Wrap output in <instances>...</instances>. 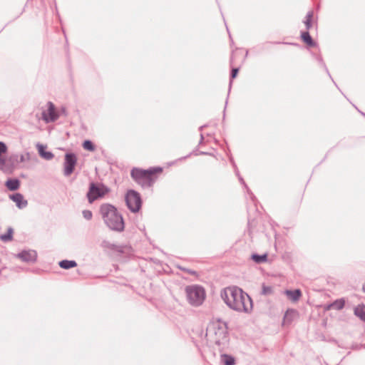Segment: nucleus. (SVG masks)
<instances>
[{
    "label": "nucleus",
    "mask_w": 365,
    "mask_h": 365,
    "mask_svg": "<svg viewBox=\"0 0 365 365\" xmlns=\"http://www.w3.org/2000/svg\"><path fill=\"white\" fill-rule=\"evenodd\" d=\"M220 296L226 305L234 311L249 313L252 309L250 297L237 286L224 288L221 291Z\"/></svg>",
    "instance_id": "1"
},
{
    "label": "nucleus",
    "mask_w": 365,
    "mask_h": 365,
    "mask_svg": "<svg viewBox=\"0 0 365 365\" xmlns=\"http://www.w3.org/2000/svg\"><path fill=\"white\" fill-rule=\"evenodd\" d=\"M100 213L106 225L112 230L121 232L124 230V221L120 213L112 205L103 204Z\"/></svg>",
    "instance_id": "2"
},
{
    "label": "nucleus",
    "mask_w": 365,
    "mask_h": 365,
    "mask_svg": "<svg viewBox=\"0 0 365 365\" xmlns=\"http://www.w3.org/2000/svg\"><path fill=\"white\" fill-rule=\"evenodd\" d=\"M162 168H157L149 170L133 168L131 170V177L134 180L143 187H150L155 182L153 175L157 172H161Z\"/></svg>",
    "instance_id": "3"
},
{
    "label": "nucleus",
    "mask_w": 365,
    "mask_h": 365,
    "mask_svg": "<svg viewBox=\"0 0 365 365\" xmlns=\"http://www.w3.org/2000/svg\"><path fill=\"white\" fill-rule=\"evenodd\" d=\"M187 299L189 303L192 306H200L202 304L205 298V292L204 289L198 285H190L185 288Z\"/></svg>",
    "instance_id": "4"
},
{
    "label": "nucleus",
    "mask_w": 365,
    "mask_h": 365,
    "mask_svg": "<svg viewBox=\"0 0 365 365\" xmlns=\"http://www.w3.org/2000/svg\"><path fill=\"white\" fill-rule=\"evenodd\" d=\"M215 343L219 346L223 347L229 341L227 328L225 324H217L213 326Z\"/></svg>",
    "instance_id": "5"
},
{
    "label": "nucleus",
    "mask_w": 365,
    "mask_h": 365,
    "mask_svg": "<svg viewBox=\"0 0 365 365\" xmlns=\"http://www.w3.org/2000/svg\"><path fill=\"white\" fill-rule=\"evenodd\" d=\"M125 202L128 209L133 212H138L141 207V198L138 192L129 190L125 195Z\"/></svg>",
    "instance_id": "6"
},
{
    "label": "nucleus",
    "mask_w": 365,
    "mask_h": 365,
    "mask_svg": "<svg viewBox=\"0 0 365 365\" xmlns=\"http://www.w3.org/2000/svg\"><path fill=\"white\" fill-rule=\"evenodd\" d=\"M42 119L46 123L56 121L59 118V113L56 110L52 102H48L42 111Z\"/></svg>",
    "instance_id": "7"
},
{
    "label": "nucleus",
    "mask_w": 365,
    "mask_h": 365,
    "mask_svg": "<svg viewBox=\"0 0 365 365\" xmlns=\"http://www.w3.org/2000/svg\"><path fill=\"white\" fill-rule=\"evenodd\" d=\"M77 158L73 153H66L64 161V175L69 176L74 170Z\"/></svg>",
    "instance_id": "8"
},
{
    "label": "nucleus",
    "mask_w": 365,
    "mask_h": 365,
    "mask_svg": "<svg viewBox=\"0 0 365 365\" xmlns=\"http://www.w3.org/2000/svg\"><path fill=\"white\" fill-rule=\"evenodd\" d=\"M103 194V192L98 187H97L94 183H91L87 193L88 202L92 203L98 197H102Z\"/></svg>",
    "instance_id": "9"
},
{
    "label": "nucleus",
    "mask_w": 365,
    "mask_h": 365,
    "mask_svg": "<svg viewBox=\"0 0 365 365\" xmlns=\"http://www.w3.org/2000/svg\"><path fill=\"white\" fill-rule=\"evenodd\" d=\"M18 257L24 262H31L36 261L37 254L34 250L22 251L18 254Z\"/></svg>",
    "instance_id": "10"
},
{
    "label": "nucleus",
    "mask_w": 365,
    "mask_h": 365,
    "mask_svg": "<svg viewBox=\"0 0 365 365\" xmlns=\"http://www.w3.org/2000/svg\"><path fill=\"white\" fill-rule=\"evenodd\" d=\"M299 316L298 312L294 309H288L283 318V324H290Z\"/></svg>",
    "instance_id": "11"
},
{
    "label": "nucleus",
    "mask_w": 365,
    "mask_h": 365,
    "mask_svg": "<svg viewBox=\"0 0 365 365\" xmlns=\"http://www.w3.org/2000/svg\"><path fill=\"white\" fill-rule=\"evenodd\" d=\"M9 198L16 203L19 209H23L28 205L27 200H24L23 195L19 192L11 195Z\"/></svg>",
    "instance_id": "12"
},
{
    "label": "nucleus",
    "mask_w": 365,
    "mask_h": 365,
    "mask_svg": "<svg viewBox=\"0 0 365 365\" xmlns=\"http://www.w3.org/2000/svg\"><path fill=\"white\" fill-rule=\"evenodd\" d=\"M39 155L45 160H50L53 158V154L50 151H46V146L42 144L36 145Z\"/></svg>",
    "instance_id": "13"
},
{
    "label": "nucleus",
    "mask_w": 365,
    "mask_h": 365,
    "mask_svg": "<svg viewBox=\"0 0 365 365\" xmlns=\"http://www.w3.org/2000/svg\"><path fill=\"white\" fill-rule=\"evenodd\" d=\"M284 294L292 302H294L299 301L302 296V292L298 289L294 290L287 289L284 291Z\"/></svg>",
    "instance_id": "14"
},
{
    "label": "nucleus",
    "mask_w": 365,
    "mask_h": 365,
    "mask_svg": "<svg viewBox=\"0 0 365 365\" xmlns=\"http://www.w3.org/2000/svg\"><path fill=\"white\" fill-rule=\"evenodd\" d=\"M302 40L309 46L314 47L317 45L316 42L312 39L308 31L301 32Z\"/></svg>",
    "instance_id": "15"
},
{
    "label": "nucleus",
    "mask_w": 365,
    "mask_h": 365,
    "mask_svg": "<svg viewBox=\"0 0 365 365\" xmlns=\"http://www.w3.org/2000/svg\"><path fill=\"white\" fill-rule=\"evenodd\" d=\"M354 314L360 319L365 322V305L359 304L354 309Z\"/></svg>",
    "instance_id": "16"
},
{
    "label": "nucleus",
    "mask_w": 365,
    "mask_h": 365,
    "mask_svg": "<svg viewBox=\"0 0 365 365\" xmlns=\"http://www.w3.org/2000/svg\"><path fill=\"white\" fill-rule=\"evenodd\" d=\"M6 186L10 190H16L20 186V182L17 179H10L6 181Z\"/></svg>",
    "instance_id": "17"
},
{
    "label": "nucleus",
    "mask_w": 365,
    "mask_h": 365,
    "mask_svg": "<svg viewBox=\"0 0 365 365\" xmlns=\"http://www.w3.org/2000/svg\"><path fill=\"white\" fill-rule=\"evenodd\" d=\"M59 266L64 269H68L70 268H73L77 266V263L74 260H67L64 259L61 262H59Z\"/></svg>",
    "instance_id": "18"
},
{
    "label": "nucleus",
    "mask_w": 365,
    "mask_h": 365,
    "mask_svg": "<svg viewBox=\"0 0 365 365\" xmlns=\"http://www.w3.org/2000/svg\"><path fill=\"white\" fill-rule=\"evenodd\" d=\"M222 361L225 365H235V358L231 355L222 354H221Z\"/></svg>",
    "instance_id": "19"
},
{
    "label": "nucleus",
    "mask_w": 365,
    "mask_h": 365,
    "mask_svg": "<svg viewBox=\"0 0 365 365\" xmlns=\"http://www.w3.org/2000/svg\"><path fill=\"white\" fill-rule=\"evenodd\" d=\"M251 258L255 262H256L257 264H260V263L267 262V255L264 254V255H259L257 254H253V255H252Z\"/></svg>",
    "instance_id": "20"
},
{
    "label": "nucleus",
    "mask_w": 365,
    "mask_h": 365,
    "mask_svg": "<svg viewBox=\"0 0 365 365\" xmlns=\"http://www.w3.org/2000/svg\"><path fill=\"white\" fill-rule=\"evenodd\" d=\"M344 305L345 301L343 299H340L334 301L332 304L329 305L327 309H329L330 307H333L336 310H341L344 308Z\"/></svg>",
    "instance_id": "21"
},
{
    "label": "nucleus",
    "mask_w": 365,
    "mask_h": 365,
    "mask_svg": "<svg viewBox=\"0 0 365 365\" xmlns=\"http://www.w3.org/2000/svg\"><path fill=\"white\" fill-rule=\"evenodd\" d=\"M314 13L312 11H309L306 15V19L304 21L307 30H309L312 26V18Z\"/></svg>",
    "instance_id": "22"
},
{
    "label": "nucleus",
    "mask_w": 365,
    "mask_h": 365,
    "mask_svg": "<svg viewBox=\"0 0 365 365\" xmlns=\"http://www.w3.org/2000/svg\"><path fill=\"white\" fill-rule=\"evenodd\" d=\"M13 229L11 227H9L6 234L0 235V239L4 242L11 241L13 237Z\"/></svg>",
    "instance_id": "23"
},
{
    "label": "nucleus",
    "mask_w": 365,
    "mask_h": 365,
    "mask_svg": "<svg viewBox=\"0 0 365 365\" xmlns=\"http://www.w3.org/2000/svg\"><path fill=\"white\" fill-rule=\"evenodd\" d=\"M83 148L85 150H87L89 151H93L95 150V147H94L93 143L90 140H85L83 143Z\"/></svg>",
    "instance_id": "24"
},
{
    "label": "nucleus",
    "mask_w": 365,
    "mask_h": 365,
    "mask_svg": "<svg viewBox=\"0 0 365 365\" xmlns=\"http://www.w3.org/2000/svg\"><path fill=\"white\" fill-rule=\"evenodd\" d=\"M82 214H83V217L87 220H91L92 217H93V214H92V212L91 210H85L82 212Z\"/></svg>",
    "instance_id": "25"
},
{
    "label": "nucleus",
    "mask_w": 365,
    "mask_h": 365,
    "mask_svg": "<svg viewBox=\"0 0 365 365\" xmlns=\"http://www.w3.org/2000/svg\"><path fill=\"white\" fill-rule=\"evenodd\" d=\"M262 293L264 295L271 294L272 293V287L263 285Z\"/></svg>",
    "instance_id": "26"
},
{
    "label": "nucleus",
    "mask_w": 365,
    "mask_h": 365,
    "mask_svg": "<svg viewBox=\"0 0 365 365\" xmlns=\"http://www.w3.org/2000/svg\"><path fill=\"white\" fill-rule=\"evenodd\" d=\"M316 59L325 68L326 71L327 73H329L328 69H327V66L325 65V63L323 61L322 57L320 55H317L316 56Z\"/></svg>",
    "instance_id": "27"
},
{
    "label": "nucleus",
    "mask_w": 365,
    "mask_h": 365,
    "mask_svg": "<svg viewBox=\"0 0 365 365\" xmlns=\"http://www.w3.org/2000/svg\"><path fill=\"white\" fill-rule=\"evenodd\" d=\"M238 71H239V68H233L231 70L230 78H235L237 76Z\"/></svg>",
    "instance_id": "28"
},
{
    "label": "nucleus",
    "mask_w": 365,
    "mask_h": 365,
    "mask_svg": "<svg viewBox=\"0 0 365 365\" xmlns=\"http://www.w3.org/2000/svg\"><path fill=\"white\" fill-rule=\"evenodd\" d=\"M7 148L3 142H0V156L6 152Z\"/></svg>",
    "instance_id": "29"
},
{
    "label": "nucleus",
    "mask_w": 365,
    "mask_h": 365,
    "mask_svg": "<svg viewBox=\"0 0 365 365\" xmlns=\"http://www.w3.org/2000/svg\"><path fill=\"white\" fill-rule=\"evenodd\" d=\"M4 163V160H1L0 159V165H2Z\"/></svg>",
    "instance_id": "30"
},
{
    "label": "nucleus",
    "mask_w": 365,
    "mask_h": 365,
    "mask_svg": "<svg viewBox=\"0 0 365 365\" xmlns=\"http://www.w3.org/2000/svg\"><path fill=\"white\" fill-rule=\"evenodd\" d=\"M240 180L242 182V183L245 184V182L242 178H240Z\"/></svg>",
    "instance_id": "31"
},
{
    "label": "nucleus",
    "mask_w": 365,
    "mask_h": 365,
    "mask_svg": "<svg viewBox=\"0 0 365 365\" xmlns=\"http://www.w3.org/2000/svg\"><path fill=\"white\" fill-rule=\"evenodd\" d=\"M360 113H361V114L363 116H364V117H365V113H363V112H361V111H360Z\"/></svg>",
    "instance_id": "32"
},
{
    "label": "nucleus",
    "mask_w": 365,
    "mask_h": 365,
    "mask_svg": "<svg viewBox=\"0 0 365 365\" xmlns=\"http://www.w3.org/2000/svg\"><path fill=\"white\" fill-rule=\"evenodd\" d=\"M363 290L365 292V284L363 286Z\"/></svg>",
    "instance_id": "33"
}]
</instances>
